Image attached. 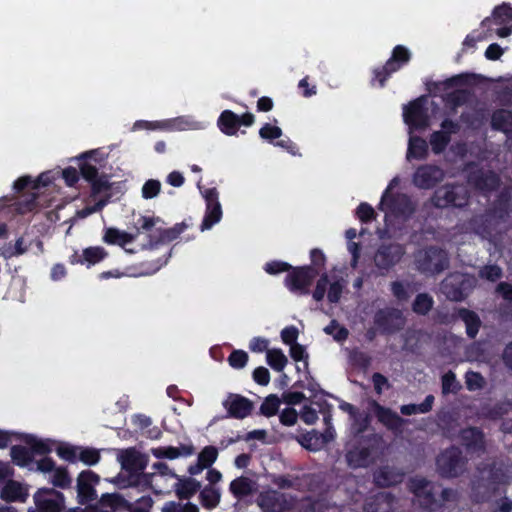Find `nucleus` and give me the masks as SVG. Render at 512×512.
Instances as JSON below:
<instances>
[{"instance_id": "f257e3e1", "label": "nucleus", "mask_w": 512, "mask_h": 512, "mask_svg": "<svg viewBox=\"0 0 512 512\" xmlns=\"http://www.w3.org/2000/svg\"><path fill=\"white\" fill-rule=\"evenodd\" d=\"M512 209V196L509 191H501L492 205L483 213L474 215L469 226L475 234L483 239H490L499 225L506 221Z\"/></svg>"}, {"instance_id": "f03ea898", "label": "nucleus", "mask_w": 512, "mask_h": 512, "mask_svg": "<svg viewBox=\"0 0 512 512\" xmlns=\"http://www.w3.org/2000/svg\"><path fill=\"white\" fill-rule=\"evenodd\" d=\"M398 183V179L394 178L384 191L381 201L378 205L379 210H387L396 218L407 220L412 217L416 211V204L410 196L404 193L389 194L393 185Z\"/></svg>"}, {"instance_id": "7ed1b4c3", "label": "nucleus", "mask_w": 512, "mask_h": 512, "mask_svg": "<svg viewBox=\"0 0 512 512\" xmlns=\"http://www.w3.org/2000/svg\"><path fill=\"white\" fill-rule=\"evenodd\" d=\"M470 193L467 187L458 183H447L435 190L430 198L431 205L435 208L449 206L463 208L468 205Z\"/></svg>"}, {"instance_id": "20e7f679", "label": "nucleus", "mask_w": 512, "mask_h": 512, "mask_svg": "<svg viewBox=\"0 0 512 512\" xmlns=\"http://www.w3.org/2000/svg\"><path fill=\"white\" fill-rule=\"evenodd\" d=\"M379 438L376 434L362 436L346 453V461L353 469L367 468L374 462V454L378 449Z\"/></svg>"}, {"instance_id": "39448f33", "label": "nucleus", "mask_w": 512, "mask_h": 512, "mask_svg": "<svg viewBox=\"0 0 512 512\" xmlns=\"http://www.w3.org/2000/svg\"><path fill=\"white\" fill-rule=\"evenodd\" d=\"M465 465L466 459L461 449L454 445L443 450L436 458L437 471L443 478L458 477L463 473Z\"/></svg>"}, {"instance_id": "423d86ee", "label": "nucleus", "mask_w": 512, "mask_h": 512, "mask_svg": "<svg viewBox=\"0 0 512 512\" xmlns=\"http://www.w3.org/2000/svg\"><path fill=\"white\" fill-rule=\"evenodd\" d=\"M474 287V280L467 274L450 273L441 283V291L447 299L454 302L463 301Z\"/></svg>"}, {"instance_id": "0eeeda50", "label": "nucleus", "mask_w": 512, "mask_h": 512, "mask_svg": "<svg viewBox=\"0 0 512 512\" xmlns=\"http://www.w3.org/2000/svg\"><path fill=\"white\" fill-rule=\"evenodd\" d=\"M404 254L405 248L403 245L396 242H383L376 249L373 262L379 270L380 275H386L401 261Z\"/></svg>"}, {"instance_id": "6e6552de", "label": "nucleus", "mask_w": 512, "mask_h": 512, "mask_svg": "<svg viewBox=\"0 0 512 512\" xmlns=\"http://www.w3.org/2000/svg\"><path fill=\"white\" fill-rule=\"evenodd\" d=\"M319 275L314 267L311 266H297L290 269L285 277V286L292 293L299 295H308L310 293L309 287L314 279Z\"/></svg>"}, {"instance_id": "1a4fd4ad", "label": "nucleus", "mask_w": 512, "mask_h": 512, "mask_svg": "<svg viewBox=\"0 0 512 512\" xmlns=\"http://www.w3.org/2000/svg\"><path fill=\"white\" fill-rule=\"evenodd\" d=\"M33 500L35 508L28 512H62L65 509L64 494L54 488H39L34 493Z\"/></svg>"}, {"instance_id": "9d476101", "label": "nucleus", "mask_w": 512, "mask_h": 512, "mask_svg": "<svg viewBox=\"0 0 512 512\" xmlns=\"http://www.w3.org/2000/svg\"><path fill=\"white\" fill-rule=\"evenodd\" d=\"M404 122L414 130H422L429 126V114L424 96L418 97L403 108Z\"/></svg>"}, {"instance_id": "9b49d317", "label": "nucleus", "mask_w": 512, "mask_h": 512, "mask_svg": "<svg viewBox=\"0 0 512 512\" xmlns=\"http://www.w3.org/2000/svg\"><path fill=\"white\" fill-rule=\"evenodd\" d=\"M374 325L383 335H392L400 331L405 324L402 312L396 308H383L376 311Z\"/></svg>"}, {"instance_id": "f8f14e48", "label": "nucleus", "mask_w": 512, "mask_h": 512, "mask_svg": "<svg viewBox=\"0 0 512 512\" xmlns=\"http://www.w3.org/2000/svg\"><path fill=\"white\" fill-rule=\"evenodd\" d=\"M449 266L447 253L436 246L426 249L422 258L418 260V268L422 273L436 275Z\"/></svg>"}, {"instance_id": "ddd939ff", "label": "nucleus", "mask_w": 512, "mask_h": 512, "mask_svg": "<svg viewBox=\"0 0 512 512\" xmlns=\"http://www.w3.org/2000/svg\"><path fill=\"white\" fill-rule=\"evenodd\" d=\"M255 123V116L250 112L238 115L231 110H224L217 119L219 130L227 136H235L241 126L250 127Z\"/></svg>"}, {"instance_id": "4468645a", "label": "nucleus", "mask_w": 512, "mask_h": 512, "mask_svg": "<svg viewBox=\"0 0 512 512\" xmlns=\"http://www.w3.org/2000/svg\"><path fill=\"white\" fill-rule=\"evenodd\" d=\"M445 177L444 170L435 164H422L413 173L412 183L423 190L435 188Z\"/></svg>"}, {"instance_id": "2eb2a0df", "label": "nucleus", "mask_w": 512, "mask_h": 512, "mask_svg": "<svg viewBox=\"0 0 512 512\" xmlns=\"http://www.w3.org/2000/svg\"><path fill=\"white\" fill-rule=\"evenodd\" d=\"M257 504L262 512H286L293 507L291 499L286 494L273 489L260 492Z\"/></svg>"}, {"instance_id": "dca6fc26", "label": "nucleus", "mask_w": 512, "mask_h": 512, "mask_svg": "<svg viewBox=\"0 0 512 512\" xmlns=\"http://www.w3.org/2000/svg\"><path fill=\"white\" fill-rule=\"evenodd\" d=\"M206 203V211L201 223V231L210 229L222 218V207L219 202V192L213 188H207L202 193Z\"/></svg>"}, {"instance_id": "f3484780", "label": "nucleus", "mask_w": 512, "mask_h": 512, "mask_svg": "<svg viewBox=\"0 0 512 512\" xmlns=\"http://www.w3.org/2000/svg\"><path fill=\"white\" fill-rule=\"evenodd\" d=\"M456 319H461L466 327V334L470 339H474L481 328L482 322L479 315L468 308H457L451 315L446 314L441 319V323L448 324Z\"/></svg>"}, {"instance_id": "a211bd4d", "label": "nucleus", "mask_w": 512, "mask_h": 512, "mask_svg": "<svg viewBox=\"0 0 512 512\" xmlns=\"http://www.w3.org/2000/svg\"><path fill=\"white\" fill-rule=\"evenodd\" d=\"M99 481V475L92 470H84L79 473L77 477V498L80 504H87L97 498L94 486Z\"/></svg>"}, {"instance_id": "6ab92c4d", "label": "nucleus", "mask_w": 512, "mask_h": 512, "mask_svg": "<svg viewBox=\"0 0 512 512\" xmlns=\"http://www.w3.org/2000/svg\"><path fill=\"white\" fill-rule=\"evenodd\" d=\"M467 182L481 192H492L500 186L499 176L494 171H485L482 168L470 171L467 175Z\"/></svg>"}, {"instance_id": "aec40b11", "label": "nucleus", "mask_w": 512, "mask_h": 512, "mask_svg": "<svg viewBox=\"0 0 512 512\" xmlns=\"http://www.w3.org/2000/svg\"><path fill=\"white\" fill-rule=\"evenodd\" d=\"M190 225L186 221L176 223L173 227L163 229L157 228L154 232L147 234L148 241L145 248L153 249L158 245L170 243L176 240Z\"/></svg>"}, {"instance_id": "412c9836", "label": "nucleus", "mask_w": 512, "mask_h": 512, "mask_svg": "<svg viewBox=\"0 0 512 512\" xmlns=\"http://www.w3.org/2000/svg\"><path fill=\"white\" fill-rule=\"evenodd\" d=\"M405 472L395 466L383 465L374 470L373 482L377 487L388 488L403 482Z\"/></svg>"}, {"instance_id": "4be33fe9", "label": "nucleus", "mask_w": 512, "mask_h": 512, "mask_svg": "<svg viewBox=\"0 0 512 512\" xmlns=\"http://www.w3.org/2000/svg\"><path fill=\"white\" fill-rule=\"evenodd\" d=\"M228 416L234 419H244L248 417L253 410V402L239 394H230L228 399L223 402Z\"/></svg>"}, {"instance_id": "5701e85b", "label": "nucleus", "mask_w": 512, "mask_h": 512, "mask_svg": "<svg viewBox=\"0 0 512 512\" xmlns=\"http://www.w3.org/2000/svg\"><path fill=\"white\" fill-rule=\"evenodd\" d=\"M461 444L468 452H484L485 438L483 431L478 427H467L460 431Z\"/></svg>"}, {"instance_id": "b1692460", "label": "nucleus", "mask_w": 512, "mask_h": 512, "mask_svg": "<svg viewBox=\"0 0 512 512\" xmlns=\"http://www.w3.org/2000/svg\"><path fill=\"white\" fill-rule=\"evenodd\" d=\"M97 150H91L83 153L78 158V166L80 175L86 181H92L94 178L100 176L99 168L101 167L100 161L96 158Z\"/></svg>"}, {"instance_id": "393cba45", "label": "nucleus", "mask_w": 512, "mask_h": 512, "mask_svg": "<svg viewBox=\"0 0 512 512\" xmlns=\"http://www.w3.org/2000/svg\"><path fill=\"white\" fill-rule=\"evenodd\" d=\"M374 411L380 423L390 430H401L406 420L400 417L395 411L374 402Z\"/></svg>"}, {"instance_id": "a878e982", "label": "nucleus", "mask_w": 512, "mask_h": 512, "mask_svg": "<svg viewBox=\"0 0 512 512\" xmlns=\"http://www.w3.org/2000/svg\"><path fill=\"white\" fill-rule=\"evenodd\" d=\"M395 497L390 492H379L369 497L364 504L366 512H391Z\"/></svg>"}, {"instance_id": "bb28decb", "label": "nucleus", "mask_w": 512, "mask_h": 512, "mask_svg": "<svg viewBox=\"0 0 512 512\" xmlns=\"http://www.w3.org/2000/svg\"><path fill=\"white\" fill-rule=\"evenodd\" d=\"M137 234L120 231L117 228L109 227L104 230L103 241L108 245H118L125 249L126 245L132 243Z\"/></svg>"}, {"instance_id": "cd10ccee", "label": "nucleus", "mask_w": 512, "mask_h": 512, "mask_svg": "<svg viewBox=\"0 0 512 512\" xmlns=\"http://www.w3.org/2000/svg\"><path fill=\"white\" fill-rule=\"evenodd\" d=\"M491 128L503 132L506 135L512 134V111L496 109L491 115Z\"/></svg>"}, {"instance_id": "c85d7f7f", "label": "nucleus", "mask_w": 512, "mask_h": 512, "mask_svg": "<svg viewBox=\"0 0 512 512\" xmlns=\"http://www.w3.org/2000/svg\"><path fill=\"white\" fill-rule=\"evenodd\" d=\"M469 78H470V75L466 74V73L454 75V76L447 78L443 81L432 82L429 85L428 89H429L430 93H437L440 91L449 90L451 88L461 87V86L467 85L469 83Z\"/></svg>"}, {"instance_id": "c756f323", "label": "nucleus", "mask_w": 512, "mask_h": 512, "mask_svg": "<svg viewBox=\"0 0 512 512\" xmlns=\"http://www.w3.org/2000/svg\"><path fill=\"white\" fill-rule=\"evenodd\" d=\"M493 19L487 17L482 21V26L489 27L493 21L496 25L512 24V7L508 3H502L494 8L492 13Z\"/></svg>"}, {"instance_id": "7c9ffc66", "label": "nucleus", "mask_w": 512, "mask_h": 512, "mask_svg": "<svg viewBox=\"0 0 512 512\" xmlns=\"http://www.w3.org/2000/svg\"><path fill=\"white\" fill-rule=\"evenodd\" d=\"M323 436L317 430L308 431L300 435H295V439L303 448L308 451L316 452L323 448Z\"/></svg>"}, {"instance_id": "2f4dec72", "label": "nucleus", "mask_w": 512, "mask_h": 512, "mask_svg": "<svg viewBox=\"0 0 512 512\" xmlns=\"http://www.w3.org/2000/svg\"><path fill=\"white\" fill-rule=\"evenodd\" d=\"M29 447L34 455H47L52 452L54 441L50 439H39L32 434H25L21 438Z\"/></svg>"}, {"instance_id": "473e14b6", "label": "nucleus", "mask_w": 512, "mask_h": 512, "mask_svg": "<svg viewBox=\"0 0 512 512\" xmlns=\"http://www.w3.org/2000/svg\"><path fill=\"white\" fill-rule=\"evenodd\" d=\"M185 121L183 118L178 117L174 119H169L165 121H137L134 124L135 128H145V129H162V130H182L184 129Z\"/></svg>"}, {"instance_id": "72a5a7b5", "label": "nucleus", "mask_w": 512, "mask_h": 512, "mask_svg": "<svg viewBox=\"0 0 512 512\" xmlns=\"http://www.w3.org/2000/svg\"><path fill=\"white\" fill-rule=\"evenodd\" d=\"M172 249L164 257L157 258L155 260L142 261L138 265V271L131 273L133 276H146L152 275L159 271L164 265L167 264L169 257L171 256Z\"/></svg>"}, {"instance_id": "f704fd0d", "label": "nucleus", "mask_w": 512, "mask_h": 512, "mask_svg": "<svg viewBox=\"0 0 512 512\" xmlns=\"http://www.w3.org/2000/svg\"><path fill=\"white\" fill-rule=\"evenodd\" d=\"M201 488L198 480L188 477L180 480L175 487V493L180 500H188L195 495Z\"/></svg>"}, {"instance_id": "c9c22d12", "label": "nucleus", "mask_w": 512, "mask_h": 512, "mask_svg": "<svg viewBox=\"0 0 512 512\" xmlns=\"http://www.w3.org/2000/svg\"><path fill=\"white\" fill-rule=\"evenodd\" d=\"M428 156V144L420 136H412L409 139L407 159L424 160Z\"/></svg>"}, {"instance_id": "e433bc0d", "label": "nucleus", "mask_w": 512, "mask_h": 512, "mask_svg": "<svg viewBox=\"0 0 512 512\" xmlns=\"http://www.w3.org/2000/svg\"><path fill=\"white\" fill-rule=\"evenodd\" d=\"M410 60L411 53L409 49L403 45H396L392 50L391 57L386 62L389 67L395 68V72H397Z\"/></svg>"}, {"instance_id": "4c0bfd02", "label": "nucleus", "mask_w": 512, "mask_h": 512, "mask_svg": "<svg viewBox=\"0 0 512 512\" xmlns=\"http://www.w3.org/2000/svg\"><path fill=\"white\" fill-rule=\"evenodd\" d=\"M229 490L235 498L242 499L252 494V481L248 477H237L231 481Z\"/></svg>"}, {"instance_id": "58836bf2", "label": "nucleus", "mask_w": 512, "mask_h": 512, "mask_svg": "<svg viewBox=\"0 0 512 512\" xmlns=\"http://www.w3.org/2000/svg\"><path fill=\"white\" fill-rule=\"evenodd\" d=\"M221 499V493L218 488L211 485H206L199 494V500L201 505L205 509H214L218 506Z\"/></svg>"}, {"instance_id": "ea45409f", "label": "nucleus", "mask_w": 512, "mask_h": 512, "mask_svg": "<svg viewBox=\"0 0 512 512\" xmlns=\"http://www.w3.org/2000/svg\"><path fill=\"white\" fill-rule=\"evenodd\" d=\"M108 256V252L101 246H91L82 250L81 258L83 265L88 268L100 263Z\"/></svg>"}, {"instance_id": "a19ab883", "label": "nucleus", "mask_w": 512, "mask_h": 512, "mask_svg": "<svg viewBox=\"0 0 512 512\" xmlns=\"http://www.w3.org/2000/svg\"><path fill=\"white\" fill-rule=\"evenodd\" d=\"M10 456L12 462L19 467H27L34 459L30 447L27 448L22 445L12 446L10 449Z\"/></svg>"}, {"instance_id": "79ce46f5", "label": "nucleus", "mask_w": 512, "mask_h": 512, "mask_svg": "<svg viewBox=\"0 0 512 512\" xmlns=\"http://www.w3.org/2000/svg\"><path fill=\"white\" fill-rule=\"evenodd\" d=\"M91 188L90 196L92 198H97L99 195L103 194V197L106 195H110L109 193L112 184L109 181V176L105 173H102L100 176L94 178V180L88 182Z\"/></svg>"}, {"instance_id": "37998d69", "label": "nucleus", "mask_w": 512, "mask_h": 512, "mask_svg": "<svg viewBox=\"0 0 512 512\" xmlns=\"http://www.w3.org/2000/svg\"><path fill=\"white\" fill-rule=\"evenodd\" d=\"M433 305L434 300L430 294L425 292L419 293L412 303V310L417 315L425 316L432 310Z\"/></svg>"}, {"instance_id": "c03bdc74", "label": "nucleus", "mask_w": 512, "mask_h": 512, "mask_svg": "<svg viewBox=\"0 0 512 512\" xmlns=\"http://www.w3.org/2000/svg\"><path fill=\"white\" fill-rule=\"evenodd\" d=\"M25 495L22 485L13 480H10L1 491L2 499L9 502L23 500Z\"/></svg>"}, {"instance_id": "a18cd8bd", "label": "nucleus", "mask_w": 512, "mask_h": 512, "mask_svg": "<svg viewBox=\"0 0 512 512\" xmlns=\"http://www.w3.org/2000/svg\"><path fill=\"white\" fill-rule=\"evenodd\" d=\"M268 365L277 372L283 371L288 360L281 349H270L266 352Z\"/></svg>"}, {"instance_id": "49530a36", "label": "nucleus", "mask_w": 512, "mask_h": 512, "mask_svg": "<svg viewBox=\"0 0 512 512\" xmlns=\"http://www.w3.org/2000/svg\"><path fill=\"white\" fill-rule=\"evenodd\" d=\"M450 142L451 137L441 131H434L429 138V143L434 154L443 153Z\"/></svg>"}, {"instance_id": "de8ad7c7", "label": "nucleus", "mask_w": 512, "mask_h": 512, "mask_svg": "<svg viewBox=\"0 0 512 512\" xmlns=\"http://www.w3.org/2000/svg\"><path fill=\"white\" fill-rule=\"evenodd\" d=\"M120 461L125 470L143 469L139 454L134 449L125 450L121 454Z\"/></svg>"}, {"instance_id": "09e8293b", "label": "nucleus", "mask_w": 512, "mask_h": 512, "mask_svg": "<svg viewBox=\"0 0 512 512\" xmlns=\"http://www.w3.org/2000/svg\"><path fill=\"white\" fill-rule=\"evenodd\" d=\"M417 498L421 507L425 510L435 512L442 507V504L436 499L435 493L432 489L427 488Z\"/></svg>"}, {"instance_id": "8fccbe9b", "label": "nucleus", "mask_w": 512, "mask_h": 512, "mask_svg": "<svg viewBox=\"0 0 512 512\" xmlns=\"http://www.w3.org/2000/svg\"><path fill=\"white\" fill-rule=\"evenodd\" d=\"M280 399L276 394L268 395L260 406L259 413L265 417H272L278 413Z\"/></svg>"}, {"instance_id": "3c124183", "label": "nucleus", "mask_w": 512, "mask_h": 512, "mask_svg": "<svg viewBox=\"0 0 512 512\" xmlns=\"http://www.w3.org/2000/svg\"><path fill=\"white\" fill-rule=\"evenodd\" d=\"M372 73L371 84L374 85L377 82L379 87L383 88L386 85V81L395 73V68L389 67L388 63L385 62L383 66L374 68Z\"/></svg>"}, {"instance_id": "603ef678", "label": "nucleus", "mask_w": 512, "mask_h": 512, "mask_svg": "<svg viewBox=\"0 0 512 512\" xmlns=\"http://www.w3.org/2000/svg\"><path fill=\"white\" fill-rule=\"evenodd\" d=\"M323 330L327 335H331L337 342H343L349 336L348 329L344 326H341L335 319L331 320Z\"/></svg>"}, {"instance_id": "864d4df0", "label": "nucleus", "mask_w": 512, "mask_h": 512, "mask_svg": "<svg viewBox=\"0 0 512 512\" xmlns=\"http://www.w3.org/2000/svg\"><path fill=\"white\" fill-rule=\"evenodd\" d=\"M442 393L447 395L449 393H457L461 389L460 383L456 379L453 371L449 370L441 377Z\"/></svg>"}, {"instance_id": "5fc2aeb1", "label": "nucleus", "mask_w": 512, "mask_h": 512, "mask_svg": "<svg viewBox=\"0 0 512 512\" xmlns=\"http://www.w3.org/2000/svg\"><path fill=\"white\" fill-rule=\"evenodd\" d=\"M52 484L61 489H67L71 485V477L66 467H57L51 480Z\"/></svg>"}, {"instance_id": "6e6d98bb", "label": "nucleus", "mask_w": 512, "mask_h": 512, "mask_svg": "<svg viewBox=\"0 0 512 512\" xmlns=\"http://www.w3.org/2000/svg\"><path fill=\"white\" fill-rule=\"evenodd\" d=\"M218 457V449L215 446L208 445L205 446L200 453L198 454L197 460L204 466L205 468H209L213 465V463L217 460Z\"/></svg>"}, {"instance_id": "4d7b16f0", "label": "nucleus", "mask_w": 512, "mask_h": 512, "mask_svg": "<svg viewBox=\"0 0 512 512\" xmlns=\"http://www.w3.org/2000/svg\"><path fill=\"white\" fill-rule=\"evenodd\" d=\"M78 450L79 448L76 446L67 443H61L56 448V453L61 459L69 463H75L78 460Z\"/></svg>"}, {"instance_id": "13d9d810", "label": "nucleus", "mask_w": 512, "mask_h": 512, "mask_svg": "<svg viewBox=\"0 0 512 512\" xmlns=\"http://www.w3.org/2000/svg\"><path fill=\"white\" fill-rule=\"evenodd\" d=\"M351 364L360 369L366 370L371 364V357L359 349H353L349 354Z\"/></svg>"}, {"instance_id": "bf43d9fd", "label": "nucleus", "mask_w": 512, "mask_h": 512, "mask_svg": "<svg viewBox=\"0 0 512 512\" xmlns=\"http://www.w3.org/2000/svg\"><path fill=\"white\" fill-rule=\"evenodd\" d=\"M78 460L83 462L86 465L93 466L96 465L100 461V453L95 448H79Z\"/></svg>"}, {"instance_id": "052dcab7", "label": "nucleus", "mask_w": 512, "mask_h": 512, "mask_svg": "<svg viewBox=\"0 0 512 512\" xmlns=\"http://www.w3.org/2000/svg\"><path fill=\"white\" fill-rule=\"evenodd\" d=\"M282 129L278 126L265 123L259 130V136L270 142L275 143L274 140L279 139L282 136Z\"/></svg>"}, {"instance_id": "680f3d73", "label": "nucleus", "mask_w": 512, "mask_h": 512, "mask_svg": "<svg viewBox=\"0 0 512 512\" xmlns=\"http://www.w3.org/2000/svg\"><path fill=\"white\" fill-rule=\"evenodd\" d=\"M356 216L362 223H370L376 219L374 208L367 202H361L356 209Z\"/></svg>"}, {"instance_id": "e2e57ef3", "label": "nucleus", "mask_w": 512, "mask_h": 512, "mask_svg": "<svg viewBox=\"0 0 512 512\" xmlns=\"http://www.w3.org/2000/svg\"><path fill=\"white\" fill-rule=\"evenodd\" d=\"M158 221L159 218L156 217L140 216L135 223V234H137L138 236L141 232H147L148 234L154 232L155 229L153 228L156 225V222Z\"/></svg>"}, {"instance_id": "0e129e2a", "label": "nucleus", "mask_w": 512, "mask_h": 512, "mask_svg": "<svg viewBox=\"0 0 512 512\" xmlns=\"http://www.w3.org/2000/svg\"><path fill=\"white\" fill-rule=\"evenodd\" d=\"M511 406L510 402H498L488 409L486 416L491 420H499L509 413Z\"/></svg>"}, {"instance_id": "69168bd1", "label": "nucleus", "mask_w": 512, "mask_h": 512, "mask_svg": "<svg viewBox=\"0 0 512 512\" xmlns=\"http://www.w3.org/2000/svg\"><path fill=\"white\" fill-rule=\"evenodd\" d=\"M100 504L105 507L116 509L126 503L124 497L118 493H104L101 495Z\"/></svg>"}, {"instance_id": "338daca9", "label": "nucleus", "mask_w": 512, "mask_h": 512, "mask_svg": "<svg viewBox=\"0 0 512 512\" xmlns=\"http://www.w3.org/2000/svg\"><path fill=\"white\" fill-rule=\"evenodd\" d=\"M249 356L244 350H233L228 357L229 365L234 369H242L246 366Z\"/></svg>"}, {"instance_id": "774afa93", "label": "nucleus", "mask_w": 512, "mask_h": 512, "mask_svg": "<svg viewBox=\"0 0 512 512\" xmlns=\"http://www.w3.org/2000/svg\"><path fill=\"white\" fill-rule=\"evenodd\" d=\"M465 383L469 391H475L483 388L484 378L479 372L468 371L465 375Z\"/></svg>"}]
</instances>
